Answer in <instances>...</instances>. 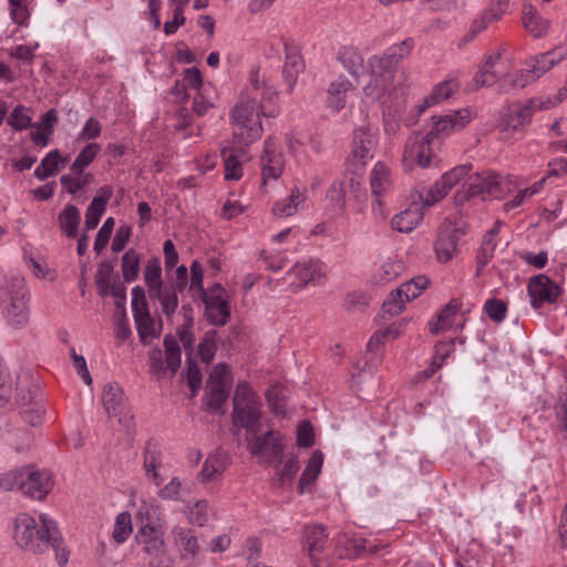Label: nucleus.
Masks as SVG:
<instances>
[{"mask_svg": "<svg viewBox=\"0 0 567 567\" xmlns=\"http://www.w3.org/2000/svg\"><path fill=\"white\" fill-rule=\"evenodd\" d=\"M305 70V63L301 55L297 52H287L286 61L282 68L284 80L288 86V92H292L298 75Z\"/></svg>", "mask_w": 567, "mask_h": 567, "instance_id": "nucleus-35", "label": "nucleus"}, {"mask_svg": "<svg viewBox=\"0 0 567 567\" xmlns=\"http://www.w3.org/2000/svg\"><path fill=\"white\" fill-rule=\"evenodd\" d=\"M557 426L567 437V383L560 386L554 405Z\"/></svg>", "mask_w": 567, "mask_h": 567, "instance_id": "nucleus-49", "label": "nucleus"}, {"mask_svg": "<svg viewBox=\"0 0 567 567\" xmlns=\"http://www.w3.org/2000/svg\"><path fill=\"white\" fill-rule=\"evenodd\" d=\"M466 229L451 219L441 225L434 243L436 258L441 262L450 261L457 254V241L465 235Z\"/></svg>", "mask_w": 567, "mask_h": 567, "instance_id": "nucleus-8", "label": "nucleus"}, {"mask_svg": "<svg viewBox=\"0 0 567 567\" xmlns=\"http://www.w3.org/2000/svg\"><path fill=\"white\" fill-rule=\"evenodd\" d=\"M566 56V50L561 47L555 48L545 53L532 58L528 66L537 79L548 72Z\"/></svg>", "mask_w": 567, "mask_h": 567, "instance_id": "nucleus-29", "label": "nucleus"}, {"mask_svg": "<svg viewBox=\"0 0 567 567\" xmlns=\"http://www.w3.org/2000/svg\"><path fill=\"white\" fill-rule=\"evenodd\" d=\"M352 83L343 75L332 81L327 90V106L338 113L344 109L347 94L352 90Z\"/></svg>", "mask_w": 567, "mask_h": 567, "instance_id": "nucleus-27", "label": "nucleus"}, {"mask_svg": "<svg viewBox=\"0 0 567 567\" xmlns=\"http://www.w3.org/2000/svg\"><path fill=\"white\" fill-rule=\"evenodd\" d=\"M527 290L534 309L540 308L544 303H554L560 295V288L543 274L529 279Z\"/></svg>", "mask_w": 567, "mask_h": 567, "instance_id": "nucleus-15", "label": "nucleus"}, {"mask_svg": "<svg viewBox=\"0 0 567 567\" xmlns=\"http://www.w3.org/2000/svg\"><path fill=\"white\" fill-rule=\"evenodd\" d=\"M133 317L138 337L144 344L159 337V331L156 329L155 321L148 309H145L143 306L142 309L133 313Z\"/></svg>", "mask_w": 567, "mask_h": 567, "instance_id": "nucleus-32", "label": "nucleus"}, {"mask_svg": "<svg viewBox=\"0 0 567 567\" xmlns=\"http://www.w3.org/2000/svg\"><path fill=\"white\" fill-rule=\"evenodd\" d=\"M378 143V128L369 124L354 131L350 162L362 169L373 158V150Z\"/></svg>", "mask_w": 567, "mask_h": 567, "instance_id": "nucleus-9", "label": "nucleus"}, {"mask_svg": "<svg viewBox=\"0 0 567 567\" xmlns=\"http://www.w3.org/2000/svg\"><path fill=\"white\" fill-rule=\"evenodd\" d=\"M509 176H499L492 171H483L468 177L454 194V204L463 206L471 198L480 197L482 200L499 199L511 192Z\"/></svg>", "mask_w": 567, "mask_h": 567, "instance_id": "nucleus-3", "label": "nucleus"}, {"mask_svg": "<svg viewBox=\"0 0 567 567\" xmlns=\"http://www.w3.org/2000/svg\"><path fill=\"white\" fill-rule=\"evenodd\" d=\"M247 443L252 455L266 456L269 463L280 460L284 453L280 435L274 431L261 436L247 437Z\"/></svg>", "mask_w": 567, "mask_h": 567, "instance_id": "nucleus-17", "label": "nucleus"}, {"mask_svg": "<svg viewBox=\"0 0 567 567\" xmlns=\"http://www.w3.org/2000/svg\"><path fill=\"white\" fill-rule=\"evenodd\" d=\"M429 279L425 276H417L413 279L402 284L396 290L395 295H404L405 300L410 301L417 298L427 287Z\"/></svg>", "mask_w": 567, "mask_h": 567, "instance_id": "nucleus-44", "label": "nucleus"}, {"mask_svg": "<svg viewBox=\"0 0 567 567\" xmlns=\"http://www.w3.org/2000/svg\"><path fill=\"white\" fill-rule=\"evenodd\" d=\"M221 156L225 165V179L239 181L243 176V165L238 158L237 151L233 147H223Z\"/></svg>", "mask_w": 567, "mask_h": 567, "instance_id": "nucleus-41", "label": "nucleus"}, {"mask_svg": "<svg viewBox=\"0 0 567 567\" xmlns=\"http://www.w3.org/2000/svg\"><path fill=\"white\" fill-rule=\"evenodd\" d=\"M113 196L111 186H103L97 190V196L93 198L85 213V227L91 230L97 227L102 215L105 212L109 200Z\"/></svg>", "mask_w": 567, "mask_h": 567, "instance_id": "nucleus-24", "label": "nucleus"}, {"mask_svg": "<svg viewBox=\"0 0 567 567\" xmlns=\"http://www.w3.org/2000/svg\"><path fill=\"white\" fill-rule=\"evenodd\" d=\"M261 402L247 382H239L233 398V422L247 431H257L261 417Z\"/></svg>", "mask_w": 567, "mask_h": 567, "instance_id": "nucleus-4", "label": "nucleus"}, {"mask_svg": "<svg viewBox=\"0 0 567 567\" xmlns=\"http://www.w3.org/2000/svg\"><path fill=\"white\" fill-rule=\"evenodd\" d=\"M9 295L12 300L19 298L29 297V290L25 280L18 274H10L0 281V305H2V295Z\"/></svg>", "mask_w": 567, "mask_h": 567, "instance_id": "nucleus-37", "label": "nucleus"}, {"mask_svg": "<svg viewBox=\"0 0 567 567\" xmlns=\"http://www.w3.org/2000/svg\"><path fill=\"white\" fill-rule=\"evenodd\" d=\"M423 216V206L413 203L406 209L392 217L391 227L399 233H411L421 223Z\"/></svg>", "mask_w": 567, "mask_h": 567, "instance_id": "nucleus-25", "label": "nucleus"}, {"mask_svg": "<svg viewBox=\"0 0 567 567\" xmlns=\"http://www.w3.org/2000/svg\"><path fill=\"white\" fill-rule=\"evenodd\" d=\"M453 350L454 340L439 342L434 348L433 364L436 365V368H441Z\"/></svg>", "mask_w": 567, "mask_h": 567, "instance_id": "nucleus-63", "label": "nucleus"}, {"mask_svg": "<svg viewBox=\"0 0 567 567\" xmlns=\"http://www.w3.org/2000/svg\"><path fill=\"white\" fill-rule=\"evenodd\" d=\"M60 153L58 150L50 151L34 169V176L43 181L52 176L59 169Z\"/></svg>", "mask_w": 567, "mask_h": 567, "instance_id": "nucleus-47", "label": "nucleus"}, {"mask_svg": "<svg viewBox=\"0 0 567 567\" xmlns=\"http://www.w3.org/2000/svg\"><path fill=\"white\" fill-rule=\"evenodd\" d=\"M39 526L35 519L27 513H21L14 520V539L19 547L24 550L40 554L53 548L55 558L60 566L69 560V551L64 548L61 534L54 520L47 514L40 515Z\"/></svg>", "mask_w": 567, "mask_h": 567, "instance_id": "nucleus-1", "label": "nucleus"}, {"mask_svg": "<svg viewBox=\"0 0 567 567\" xmlns=\"http://www.w3.org/2000/svg\"><path fill=\"white\" fill-rule=\"evenodd\" d=\"M440 141L434 140V132L425 135L413 133L404 145L402 164L405 171H412L415 166L426 168L436 159L435 147Z\"/></svg>", "mask_w": 567, "mask_h": 567, "instance_id": "nucleus-5", "label": "nucleus"}, {"mask_svg": "<svg viewBox=\"0 0 567 567\" xmlns=\"http://www.w3.org/2000/svg\"><path fill=\"white\" fill-rule=\"evenodd\" d=\"M53 487L52 475L45 470H34L32 466L21 467L19 489L38 501H42Z\"/></svg>", "mask_w": 567, "mask_h": 567, "instance_id": "nucleus-10", "label": "nucleus"}, {"mask_svg": "<svg viewBox=\"0 0 567 567\" xmlns=\"http://www.w3.org/2000/svg\"><path fill=\"white\" fill-rule=\"evenodd\" d=\"M260 165L264 183H266L267 179L279 178L284 172L282 154L278 152L276 142L271 137L265 141Z\"/></svg>", "mask_w": 567, "mask_h": 567, "instance_id": "nucleus-18", "label": "nucleus"}, {"mask_svg": "<svg viewBox=\"0 0 567 567\" xmlns=\"http://www.w3.org/2000/svg\"><path fill=\"white\" fill-rule=\"evenodd\" d=\"M144 281L148 288V292L163 286L162 267L158 258L153 257L147 260L144 269Z\"/></svg>", "mask_w": 567, "mask_h": 567, "instance_id": "nucleus-46", "label": "nucleus"}, {"mask_svg": "<svg viewBox=\"0 0 567 567\" xmlns=\"http://www.w3.org/2000/svg\"><path fill=\"white\" fill-rule=\"evenodd\" d=\"M216 331L207 332L204 339L198 344V352L200 359L205 363H210L215 357L216 352V341H215Z\"/></svg>", "mask_w": 567, "mask_h": 567, "instance_id": "nucleus-57", "label": "nucleus"}, {"mask_svg": "<svg viewBox=\"0 0 567 567\" xmlns=\"http://www.w3.org/2000/svg\"><path fill=\"white\" fill-rule=\"evenodd\" d=\"M102 403L109 416L120 415L125 403L123 391L115 384H106L103 388Z\"/></svg>", "mask_w": 567, "mask_h": 567, "instance_id": "nucleus-33", "label": "nucleus"}, {"mask_svg": "<svg viewBox=\"0 0 567 567\" xmlns=\"http://www.w3.org/2000/svg\"><path fill=\"white\" fill-rule=\"evenodd\" d=\"M31 115L30 110L19 105L17 106L10 117L8 118V124L11 125L16 131L27 130L31 124Z\"/></svg>", "mask_w": 567, "mask_h": 567, "instance_id": "nucleus-54", "label": "nucleus"}, {"mask_svg": "<svg viewBox=\"0 0 567 567\" xmlns=\"http://www.w3.org/2000/svg\"><path fill=\"white\" fill-rule=\"evenodd\" d=\"M338 60L353 76H358L363 70V56L360 51L352 45L342 47L339 50Z\"/></svg>", "mask_w": 567, "mask_h": 567, "instance_id": "nucleus-38", "label": "nucleus"}, {"mask_svg": "<svg viewBox=\"0 0 567 567\" xmlns=\"http://www.w3.org/2000/svg\"><path fill=\"white\" fill-rule=\"evenodd\" d=\"M133 532L132 516L128 512L117 514L115 518L112 538L116 544L124 543Z\"/></svg>", "mask_w": 567, "mask_h": 567, "instance_id": "nucleus-45", "label": "nucleus"}, {"mask_svg": "<svg viewBox=\"0 0 567 567\" xmlns=\"http://www.w3.org/2000/svg\"><path fill=\"white\" fill-rule=\"evenodd\" d=\"M228 398L227 386L224 384H210L207 395V406L212 411H219Z\"/></svg>", "mask_w": 567, "mask_h": 567, "instance_id": "nucleus-52", "label": "nucleus"}, {"mask_svg": "<svg viewBox=\"0 0 567 567\" xmlns=\"http://www.w3.org/2000/svg\"><path fill=\"white\" fill-rule=\"evenodd\" d=\"M288 274L293 275L299 280L296 288L302 289L308 284H317L324 277L326 272L324 265L320 260L309 259L296 262Z\"/></svg>", "mask_w": 567, "mask_h": 567, "instance_id": "nucleus-20", "label": "nucleus"}, {"mask_svg": "<svg viewBox=\"0 0 567 567\" xmlns=\"http://www.w3.org/2000/svg\"><path fill=\"white\" fill-rule=\"evenodd\" d=\"M181 481L177 477H174L157 492V496L164 501H178L181 496Z\"/></svg>", "mask_w": 567, "mask_h": 567, "instance_id": "nucleus-62", "label": "nucleus"}, {"mask_svg": "<svg viewBox=\"0 0 567 567\" xmlns=\"http://www.w3.org/2000/svg\"><path fill=\"white\" fill-rule=\"evenodd\" d=\"M305 200L306 194L300 192L299 188H293L288 197L275 203L272 213L277 217L292 216Z\"/></svg>", "mask_w": 567, "mask_h": 567, "instance_id": "nucleus-36", "label": "nucleus"}, {"mask_svg": "<svg viewBox=\"0 0 567 567\" xmlns=\"http://www.w3.org/2000/svg\"><path fill=\"white\" fill-rule=\"evenodd\" d=\"M164 527L161 524L145 523L135 534V540L142 550L152 557L165 553Z\"/></svg>", "mask_w": 567, "mask_h": 567, "instance_id": "nucleus-14", "label": "nucleus"}, {"mask_svg": "<svg viewBox=\"0 0 567 567\" xmlns=\"http://www.w3.org/2000/svg\"><path fill=\"white\" fill-rule=\"evenodd\" d=\"M70 353H71L73 367L76 370L78 374L80 375V378L83 380V382L85 384L91 385L92 377L90 374L85 358L81 354H78L74 348L71 349Z\"/></svg>", "mask_w": 567, "mask_h": 567, "instance_id": "nucleus-61", "label": "nucleus"}, {"mask_svg": "<svg viewBox=\"0 0 567 567\" xmlns=\"http://www.w3.org/2000/svg\"><path fill=\"white\" fill-rule=\"evenodd\" d=\"M554 107L551 99L533 97L523 103L512 105L504 114L503 132L523 131L532 122L535 112Z\"/></svg>", "mask_w": 567, "mask_h": 567, "instance_id": "nucleus-7", "label": "nucleus"}, {"mask_svg": "<svg viewBox=\"0 0 567 567\" xmlns=\"http://www.w3.org/2000/svg\"><path fill=\"white\" fill-rule=\"evenodd\" d=\"M278 113L276 107L267 110L256 96L241 93L229 115L234 143L241 146L255 143L264 131L260 116L275 117Z\"/></svg>", "mask_w": 567, "mask_h": 567, "instance_id": "nucleus-2", "label": "nucleus"}, {"mask_svg": "<svg viewBox=\"0 0 567 567\" xmlns=\"http://www.w3.org/2000/svg\"><path fill=\"white\" fill-rule=\"evenodd\" d=\"M414 48V40L408 38L402 42L395 43L388 48L392 56L400 63L403 59L409 56Z\"/></svg>", "mask_w": 567, "mask_h": 567, "instance_id": "nucleus-64", "label": "nucleus"}, {"mask_svg": "<svg viewBox=\"0 0 567 567\" xmlns=\"http://www.w3.org/2000/svg\"><path fill=\"white\" fill-rule=\"evenodd\" d=\"M471 167V165H460L443 174L441 178L429 188L423 198V207H431L442 200L452 187L468 175Z\"/></svg>", "mask_w": 567, "mask_h": 567, "instance_id": "nucleus-11", "label": "nucleus"}, {"mask_svg": "<svg viewBox=\"0 0 567 567\" xmlns=\"http://www.w3.org/2000/svg\"><path fill=\"white\" fill-rule=\"evenodd\" d=\"M176 533V545L182 559L193 561L199 553V545L196 535L192 529L178 528Z\"/></svg>", "mask_w": 567, "mask_h": 567, "instance_id": "nucleus-31", "label": "nucleus"}, {"mask_svg": "<svg viewBox=\"0 0 567 567\" xmlns=\"http://www.w3.org/2000/svg\"><path fill=\"white\" fill-rule=\"evenodd\" d=\"M229 466L228 457L220 451L210 453L204 462L198 478L203 483L218 481Z\"/></svg>", "mask_w": 567, "mask_h": 567, "instance_id": "nucleus-23", "label": "nucleus"}, {"mask_svg": "<svg viewBox=\"0 0 567 567\" xmlns=\"http://www.w3.org/2000/svg\"><path fill=\"white\" fill-rule=\"evenodd\" d=\"M29 297L22 298L20 297L16 300L9 297V295H2V311L7 318V321L16 328L23 327L29 320V307H28Z\"/></svg>", "mask_w": 567, "mask_h": 567, "instance_id": "nucleus-21", "label": "nucleus"}, {"mask_svg": "<svg viewBox=\"0 0 567 567\" xmlns=\"http://www.w3.org/2000/svg\"><path fill=\"white\" fill-rule=\"evenodd\" d=\"M205 317L210 324L224 327L230 317V307L226 299V290L216 285L209 296L204 292Z\"/></svg>", "mask_w": 567, "mask_h": 567, "instance_id": "nucleus-12", "label": "nucleus"}, {"mask_svg": "<svg viewBox=\"0 0 567 567\" xmlns=\"http://www.w3.org/2000/svg\"><path fill=\"white\" fill-rule=\"evenodd\" d=\"M370 187L373 198L385 197L394 188L391 169L378 162L370 173Z\"/></svg>", "mask_w": 567, "mask_h": 567, "instance_id": "nucleus-22", "label": "nucleus"}, {"mask_svg": "<svg viewBox=\"0 0 567 567\" xmlns=\"http://www.w3.org/2000/svg\"><path fill=\"white\" fill-rule=\"evenodd\" d=\"M322 463H323L322 453L320 451H315L312 453L311 457L309 458L307 466H306L305 471L302 472L301 477L299 480L298 492L300 494L306 493L308 491V488L310 487V485H312L315 483V481L317 480L318 475L321 472Z\"/></svg>", "mask_w": 567, "mask_h": 567, "instance_id": "nucleus-34", "label": "nucleus"}, {"mask_svg": "<svg viewBox=\"0 0 567 567\" xmlns=\"http://www.w3.org/2000/svg\"><path fill=\"white\" fill-rule=\"evenodd\" d=\"M523 23L525 29L534 38L544 37L547 33L549 27L548 20L538 16L537 11L532 6L524 7Z\"/></svg>", "mask_w": 567, "mask_h": 567, "instance_id": "nucleus-39", "label": "nucleus"}, {"mask_svg": "<svg viewBox=\"0 0 567 567\" xmlns=\"http://www.w3.org/2000/svg\"><path fill=\"white\" fill-rule=\"evenodd\" d=\"M183 290H177L176 287L167 284L148 292L151 298H156L159 302L161 310L168 321H172L178 308V293Z\"/></svg>", "mask_w": 567, "mask_h": 567, "instance_id": "nucleus-28", "label": "nucleus"}, {"mask_svg": "<svg viewBox=\"0 0 567 567\" xmlns=\"http://www.w3.org/2000/svg\"><path fill=\"white\" fill-rule=\"evenodd\" d=\"M496 240L493 239V236L485 235L483 237L481 247L478 249L476 256V275L481 276L483 269L488 265L489 260L494 256V251L496 249Z\"/></svg>", "mask_w": 567, "mask_h": 567, "instance_id": "nucleus-48", "label": "nucleus"}, {"mask_svg": "<svg viewBox=\"0 0 567 567\" xmlns=\"http://www.w3.org/2000/svg\"><path fill=\"white\" fill-rule=\"evenodd\" d=\"M159 515L161 506L153 502L143 501L137 511V518L142 525L145 523L155 524V520H159Z\"/></svg>", "mask_w": 567, "mask_h": 567, "instance_id": "nucleus-56", "label": "nucleus"}, {"mask_svg": "<svg viewBox=\"0 0 567 567\" xmlns=\"http://www.w3.org/2000/svg\"><path fill=\"white\" fill-rule=\"evenodd\" d=\"M115 221L113 217H109L105 219L104 224L97 231L95 241H94V251L100 254L109 244L110 237L112 235Z\"/></svg>", "mask_w": 567, "mask_h": 567, "instance_id": "nucleus-59", "label": "nucleus"}, {"mask_svg": "<svg viewBox=\"0 0 567 567\" xmlns=\"http://www.w3.org/2000/svg\"><path fill=\"white\" fill-rule=\"evenodd\" d=\"M460 311L458 305L450 302L436 316V320L430 323V331L439 333L453 327L455 317Z\"/></svg>", "mask_w": 567, "mask_h": 567, "instance_id": "nucleus-42", "label": "nucleus"}, {"mask_svg": "<svg viewBox=\"0 0 567 567\" xmlns=\"http://www.w3.org/2000/svg\"><path fill=\"white\" fill-rule=\"evenodd\" d=\"M378 550L379 545L363 537L340 534L336 538L334 555L340 559H355L365 553L373 554Z\"/></svg>", "mask_w": 567, "mask_h": 567, "instance_id": "nucleus-16", "label": "nucleus"}, {"mask_svg": "<svg viewBox=\"0 0 567 567\" xmlns=\"http://www.w3.org/2000/svg\"><path fill=\"white\" fill-rule=\"evenodd\" d=\"M92 178L93 176L90 173L85 174L84 176L78 175V177H73L71 175H62L60 182L68 193L74 195L89 183H91Z\"/></svg>", "mask_w": 567, "mask_h": 567, "instance_id": "nucleus-55", "label": "nucleus"}, {"mask_svg": "<svg viewBox=\"0 0 567 567\" xmlns=\"http://www.w3.org/2000/svg\"><path fill=\"white\" fill-rule=\"evenodd\" d=\"M502 17V11L496 7H491L483 10L476 19L473 20L468 31L460 40L458 47H464L472 42L477 34L485 31L489 23L498 21Z\"/></svg>", "mask_w": 567, "mask_h": 567, "instance_id": "nucleus-26", "label": "nucleus"}, {"mask_svg": "<svg viewBox=\"0 0 567 567\" xmlns=\"http://www.w3.org/2000/svg\"><path fill=\"white\" fill-rule=\"evenodd\" d=\"M249 89L245 93H249L251 96H256L259 103L270 101L277 96L275 89L268 84L265 75L260 74L259 68H254L250 71L249 76Z\"/></svg>", "mask_w": 567, "mask_h": 567, "instance_id": "nucleus-30", "label": "nucleus"}, {"mask_svg": "<svg viewBox=\"0 0 567 567\" xmlns=\"http://www.w3.org/2000/svg\"><path fill=\"white\" fill-rule=\"evenodd\" d=\"M484 310L491 320L502 322L505 319L507 306L503 300L492 298L486 300Z\"/></svg>", "mask_w": 567, "mask_h": 567, "instance_id": "nucleus-58", "label": "nucleus"}, {"mask_svg": "<svg viewBox=\"0 0 567 567\" xmlns=\"http://www.w3.org/2000/svg\"><path fill=\"white\" fill-rule=\"evenodd\" d=\"M328 543V533L322 525L307 526L303 529L302 547L313 567H329V561L321 557Z\"/></svg>", "mask_w": 567, "mask_h": 567, "instance_id": "nucleus-13", "label": "nucleus"}, {"mask_svg": "<svg viewBox=\"0 0 567 567\" xmlns=\"http://www.w3.org/2000/svg\"><path fill=\"white\" fill-rule=\"evenodd\" d=\"M371 81L363 87L365 95L379 99L391 85L399 62L386 49L382 55H372L368 61Z\"/></svg>", "mask_w": 567, "mask_h": 567, "instance_id": "nucleus-6", "label": "nucleus"}, {"mask_svg": "<svg viewBox=\"0 0 567 567\" xmlns=\"http://www.w3.org/2000/svg\"><path fill=\"white\" fill-rule=\"evenodd\" d=\"M101 151L99 143H89L75 157L71 171L75 175H83L84 169L95 159Z\"/></svg>", "mask_w": 567, "mask_h": 567, "instance_id": "nucleus-43", "label": "nucleus"}, {"mask_svg": "<svg viewBox=\"0 0 567 567\" xmlns=\"http://www.w3.org/2000/svg\"><path fill=\"white\" fill-rule=\"evenodd\" d=\"M122 272L124 280L134 281L140 272V256L134 249H128L122 257Z\"/></svg>", "mask_w": 567, "mask_h": 567, "instance_id": "nucleus-50", "label": "nucleus"}, {"mask_svg": "<svg viewBox=\"0 0 567 567\" xmlns=\"http://www.w3.org/2000/svg\"><path fill=\"white\" fill-rule=\"evenodd\" d=\"M433 127L430 132H434V140L439 141L440 136L449 135L454 131L462 130L471 121L468 110L453 111L445 115L432 116Z\"/></svg>", "mask_w": 567, "mask_h": 567, "instance_id": "nucleus-19", "label": "nucleus"}, {"mask_svg": "<svg viewBox=\"0 0 567 567\" xmlns=\"http://www.w3.org/2000/svg\"><path fill=\"white\" fill-rule=\"evenodd\" d=\"M457 84L454 81H446L436 85L433 92L425 99L426 106L449 99L456 91Z\"/></svg>", "mask_w": 567, "mask_h": 567, "instance_id": "nucleus-53", "label": "nucleus"}, {"mask_svg": "<svg viewBox=\"0 0 567 567\" xmlns=\"http://www.w3.org/2000/svg\"><path fill=\"white\" fill-rule=\"evenodd\" d=\"M80 220V210L72 204H68L59 214L60 227L62 231L70 238H74L76 236Z\"/></svg>", "mask_w": 567, "mask_h": 567, "instance_id": "nucleus-40", "label": "nucleus"}, {"mask_svg": "<svg viewBox=\"0 0 567 567\" xmlns=\"http://www.w3.org/2000/svg\"><path fill=\"white\" fill-rule=\"evenodd\" d=\"M187 518L192 524L204 526L208 520V503L206 501H198L187 512Z\"/></svg>", "mask_w": 567, "mask_h": 567, "instance_id": "nucleus-60", "label": "nucleus"}, {"mask_svg": "<svg viewBox=\"0 0 567 567\" xmlns=\"http://www.w3.org/2000/svg\"><path fill=\"white\" fill-rule=\"evenodd\" d=\"M44 409L40 400H31L21 410L23 420L32 426H37L42 423Z\"/></svg>", "mask_w": 567, "mask_h": 567, "instance_id": "nucleus-51", "label": "nucleus"}]
</instances>
